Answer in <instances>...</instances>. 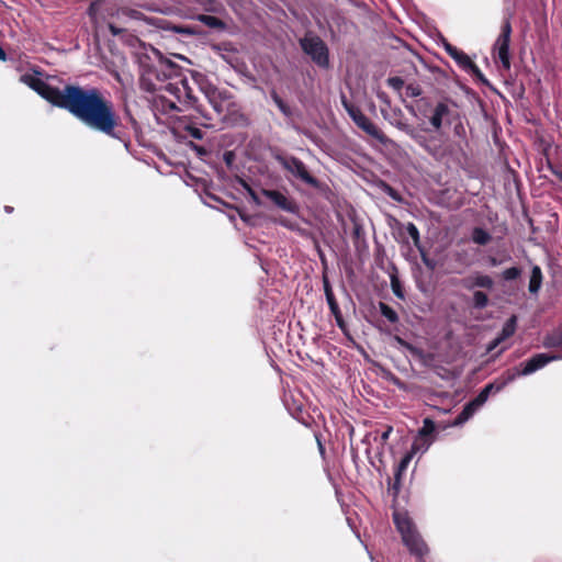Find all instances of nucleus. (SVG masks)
Masks as SVG:
<instances>
[{
    "instance_id": "nucleus-31",
    "label": "nucleus",
    "mask_w": 562,
    "mask_h": 562,
    "mask_svg": "<svg viewBox=\"0 0 562 562\" xmlns=\"http://www.w3.org/2000/svg\"><path fill=\"white\" fill-rule=\"evenodd\" d=\"M390 279H391V288H392L394 295L401 300H405L404 286L400 280V278L397 277V274L392 273L390 276Z\"/></svg>"
},
{
    "instance_id": "nucleus-11",
    "label": "nucleus",
    "mask_w": 562,
    "mask_h": 562,
    "mask_svg": "<svg viewBox=\"0 0 562 562\" xmlns=\"http://www.w3.org/2000/svg\"><path fill=\"white\" fill-rule=\"evenodd\" d=\"M186 80L187 79H178L173 82H168L164 90L171 97L172 99H168L166 95H161V100L164 102V108L166 110H173V111H182V97L186 93Z\"/></svg>"
},
{
    "instance_id": "nucleus-26",
    "label": "nucleus",
    "mask_w": 562,
    "mask_h": 562,
    "mask_svg": "<svg viewBox=\"0 0 562 562\" xmlns=\"http://www.w3.org/2000/svg\"><path fill=\"white\" fill-rule=\"evenodd\" d=\"M477 409L474 408L471 403H467L464 405V407L462 408V411L458 414V416L456 417V419L453 420L452 423V426H461L462 424H464L465 422H468L472 416L473 414L476 412Z\"/></svg>"
},
{
    "instance_id": "nucleus-6",
    "label": "nucleus",
    "mask_w": 562,
    "mask_h": 562,
    "mask_svg": "<svg viewBox=\"0 0 562 562\" xmlns=\"http://www.w3.org/2000/svg\"><path fill=\"white\" fill-rule=\"evenodd\" d=\"M136 60L142 70L140 87L146 91H156L158 88L153 81L156 78L157 66L160 61V52L151 45L142 44L135 52Z\"/></svg>"
},
{
    "instance_id": "nucleus-44",
    "label": "nucleus",
    "mask_w": 562,
    "mask_h": 562,
    "mask_svg": "<svg viewBox=\"0 0 562 562\" xmlns=\"http://www.w3.org/2000/svg\"><path fill=\"white\" fill-rule=\"evenodd\" d=\"M187 131L189 135L193 138L201 139L203 137V132L198 127L189 126Z\"/></svg>"
},
{
    "instance_id": "nucleus-57",
    "label": "nucleus",
    "mask_w": 562,
    "mask_h": 562,
    "mask_svg": "<svg viewBox=\"0 0 562 562\" xmlns=\"http://www.w3.org/2000/svg\"><path fill=\"white\" fill-rule=\"evenodd\" d=\"M514 180H515V184H516V187L518 188V187H519V178H518V177H515V178H514Z\"/></svg>"
},
{
    "instance_id": "nucleus-45",
    "label": "nucleus",
    "mask_w": 562,
    "mask_h": 562,
    "mask_svg": "<svg viewBox=\"0 0 562 562\" xmlns=\"http://www.w3.org/2000/svg\"><path fill=\"white\" fill-rule=\"evenodd\" d=\"M503 341L496 337L494 338L488 345H487V348H486V351L487 352H492L497 346H499Z\"/></svg>"
},
{
    "instance_id": "nucleus-58",
    "label": "nucleus",
    "mask_w": 562,
    "mask_h": 562,
    "mask_svg": "<svg viewBox=\"0 0 562 562\" xmlns=\"http://www.w3.org/2000/svg\"><path fill=\"white\" fill-rule=\"evenodd\" d=\"M130 121L133 125H136V121L133 117H130Z\"/></svg>"
},
{
    "instance_id": "nucleus-28",
    "label": "nucleus",
    "mask_w": 562,
    "mask_h": 562,
    "mask_svg": "<svg viewBox=\"0 0 562 562\" xmlns=\"http://www.w3.org/2000/svg\"><path fill=\"white\" fill-rule=\"evenodd\" d=\"M217 156L225 164L227 171L233 172L236 170L237 156L234 150H224L223 153H218Z\"/></svg>"
},
{
    "instance_id": "nucleus-8",
    "label": "nucleus",
    "mask_w": 562,
    "mask_h": 562,
    "mask_svg": "<svg viewBox=\"0 0 562 562\" xmlns=\"http://www.w3.org/2000/svg\"><path fill=\"white\" fill-rule=\"evenodd\" d=\"M379 100L384 104V106L381 108V114L384 117V120L389 121L391 124L396 126L397 128L404 131L408 135H411L413 138H417L418 134L416 133L415 128L405 122L404 113L400 108H392L391 106V100L389 95L383 92H378Z\"/></svg>"
},
{
    "instance_id": "nucleus-40",
    "label": "nucleus",
    "mask_w": 562,
    "mask_h": 562,
    "mask_svg": "<svg viewBox=\"0 0 562 562\" xmlns=\"http://www.w3.org/2000/svg\"><path fill=\"white\" fill-rule=\"evenodd\" d=\"M423 90L417 83H409L406 86V94L407 97L415 98L422 94Z\"/></svg>"
},
{
    "instance_id": "nucleus-24",
    "label": "nucleus",
    "mask_w": 562,
    "mask_h": 562,
    "mask_svg": "<svg viewBox=\"0 0 562 562\" xmlns=\"http://www.w3.org/2000/svg\"><path fill=\"white\" fill-rule=\"evenodd\" d=\"M516 327H517V317H516V315H512L504 324V326H503L501 333L497 335V337L502 341H505L506 339L510 338L515 334Z\"/></svg>"
},
{
    "instance_id": "nucleus-20",
    "label": "nucleus",
    "mask_w": 562,
    "mask_h": 562,
    "mask_svg": "<svg viewBox=\"0 0 562 562\" xmlns=\"http://www.w3.org/2000/svg\"><path fill=\"white\" fill-rule=\"evenodd\" d=\"M508 382H507V378L505 379V381L498 385H495V383H490L487 385H485L481 391L480 393L476 395L475 398H473L472 401H470L471 405L479 409L488 398L490 394L494 391V392H499L504 385H506Z\"/></svg>"
},
{
    "instance_id": "nucleus-42",
    "label": "nucleus",
    "mask_w": 562,
    "mask_h": 562,
    "mask_svg": "<svg viewBox=\"0 0 562 562\" xmlns=\"http://www.w3.org/2000/svg\"><path fill=\"white\" fill-rule=\"evenodd\" d=\"M381 186L383 188V190L395 201H401V196L400 194L397 193L396 190H394L392 187H390L389 184L384 183L383 181H381Z\"/></svg>"
},
{
    "instance_id": "nucleus-37",
    "label": "nucleus",
    "mask_w": 562,
    "mask_h": 562,
    "mask_svg": "<svg viewBox=\"0 0 562 562\" xmlns=\"http://www.w3.org/2000/svg\"><path fill=\"white\" fill-rule=\"evenodd\" d=\"M406 232H407L408 236L413 239L414 245L417 248H419L420 237H419V231L416 227V225L413 223H408L406 226Z\"/></svg>"
},
{
    "instance_id": "nucleus-9",
    "label": "nucleus",
    "mask_w": 562,
    "mask_h": 562,
    "mask_svg": "<svg viewBox=\"0 0 562 562\" xmlns=\"http://www.w3.org/2000/svg\"><path fill=\"white\" fill-rule=\"evenodd\" d=\"M342 103L349 116L359 128L382 144H386L389 142L383 132L369 117H367L358 106L350 104L345 100Z\"/></svg>"
},
{
    "instance_id": "nucleus-15",
    "label": "nucleus",
    "mask_w": 562,
    "mask_h": 562,
    "mask_svg": "<svg viewBox=\"0 0 562 562\" xmlns=\"http://www.w3.org/2000/svg\"><path fill=\"white\" fill-rule=\"evenodd\" d=\"M323 285H324V292H325V296H326V301L329 306V310H330L331 314L334 315L338 327L344 329L345 321H344L340 307L338 305V302L333 292L330 282L326 276L323 277Z\"/></svg>"
},
{
    "instance_id": "nucleus-1",
    "label": "nucleus",
    "mask_w": 562,
    "mask_h": 562,
    "mask_svg": "<svg viewBox=\"0 0 562 562\" xmlns=\"http://www.w3.org/2000/svg\"><path fill=\"white\" fill-rule=\"evenodd\" d=\"M36 92L52 104L67 110L90 130L124 142L115 106L98 88L67 85L59 90L43 80Z\"/></svg>"
},
{
    "instance_id": "nucleus-12",
    "label": "nucleus",
    "mask_w": 562,
    "mask_h": 562,
    "mask_svg": "<svg viewBox=\"0 0 562 562\" xmlns=\"http://www.w3.org/2000/svg\"><path fill=\"white\" fill-rule=\"evenodd\" d=\"M445 49L449 54V56L453 58L463 70L476 77L480 81L484 83L487 82L480 68L471 60V58L464 52L451 45L450 43H445Z\"/></svg>"
},
{
    "instance_id": "nucleus-27",
    "label": "nucleus",
    "mask_w": 562,
    "mask_h": 562,
    "mask_svg": "<svg viewBox=\"0 0 562 562\" xmlns=\"http://www.w3.org/2000/svg\"><path fill=\"white\" fill-rule=\"evenodd\" d=\"M546 348H562V327L547 335L543 340Z\"/></svg>"
},
{
    "instance_id": "nucleus-41",
    "label": "nucleus",
    "mask_w": 562,
    "mask_h": 562,
    "mask_svg": "<svg viewBox=\"0 0 562 562\" xmlns=\"http://www.w3.org/2000/svg\"><path fill=\"white\" fill-rule=\"evenodd\" d=\"M387 85L395 91H401L404 87V80L400 77H390L386 80Z\"/></svg>"
},
{
    "instance_id": "nucleus-30",
    "label": "nucleus",
    "mask_w": 562,
    "mask_h": 562,
    "mask_svg": "<svg viewBox=\"0 0 562 562\" xmlns=\"http://www.w3.org/2000/svg\"><path fill=\"white\" fill-rule=\"evenodd\" d=\"M168 30L172 31L173 33L183 35V36H192V35H199L201 34V31L196 27L189 26V25H170L167 27Z\"/></svg>"
},
{
    "instance_id": "nucleus-54",
    "label": "nucleus",
    "mask_w": 562,
    "mask_h": 562,
    "mask_svg": "<svg viewBox=\"0 0 562 562\" xmlns=\"http://www.w3.org/2000/svg\"><path fill=\"white\" fill-rule=\"evenodd\" d=\"M316 439H317V443H318L321 452H324V447H323V445H322V442H321V440H319V438L317 436H316Z\"/></svg>"
},
{
    "instance_id": "nucleus-23",
    "label": "nucleus",
    "mask_w": 562,
    "mask_h": 562,
    "mask_svg": "<svg viewBox=\"0 0 562 562\" xmlns=\"http://www.w3.org/2000/svg\"><path fill=\"white\" fill-rule=\"evenodd\" d=\"M543 280L542 271L539 266H533L531 269L528 290L531 294H537L541 288Z\"/></svg>"
},
{
    "instance_id": "nucleus-32",
    "label": "nucleus",
    "mask_w": 562,
    "mask_h": 562,
    "mask_svg": "<svg viewBox=\"0 0 562 562\" xmlns=\"http://www.w3.org/2000/svg\"><path fill=\"white\" fill-rule=\"evenodd\" d=\"M196 19L211 29H223L224 27V23L218 18L213 16V15L200 14V15H198Z\"/></svg>"
},
{
    "instance_id": "nucleus-55",
    "label": "nucleus",
    "mask_w": 562,
    "mask_h": 562,
    "mask_svg": "<svg viewBox=\"0 0 562 562\" xmlns=\"http://www.w3.org/2000/svg\"><path fill=\"white\" fill-rule=\"evenodd\" d=\"M4 211H5L7 213H12V212H13V207H12V206H9V205H5V206H4Z\"/></svg>"
},
{
    "instance_id": "nucleus-46",
    "label": "nucleus",
    "mask_w": 562,
    "mask_h": 562,
    "mask_svg": "<svg viewBox=\"0 0 562 562\" xmlns=\"http://www.w3.org/2000/svg\"><path fill=\"white\" fill-rule=\"evenodd\" d=\"M391 488H392L394 495H397V493L400 492L401 481H397L395 476H394V482H393Z\"/></svg>"
},
{
    "instance_id": "nucleus-2",
    "label": "nucleus",
    "mask_w": 562,
    "mask_h": 562,
    "mask_svg": "<svg viewBox=\"0 0 562 562\" xmlns=\"http://www.w3.org/2000/svg\"><path fill=\"white\" fill-rule=\"evenodd\" d=\"M36 92L52 104L67 110L90 130L124 142L115 106L98 88L67 85L59 90L43 80Z\"/></svg>"
},
{
    "instance_id": "nucleus-47",
    "label": "nucleus",
    "mask_w": 562,
    "mask_h": 562,
    "mask_svg": "<svg viewBox=\"0 0 562 562\" xmlns=\"http://www.w3.org/2000/svg\"><path fill=\"white\" fill-rule=\"evenodd\" d=\"M488 263L492 267H497V266L503 263V260H498L496 257H490L488 258Z\"/></svg>"
},
{
    "instance_id": "nucleus-48",
    "label": "nucleus",
    "mask_w": 562,
    "mask_h": 562,
    "mask_svg": "<svg viewBox=\"0 0 562 562\" xmlns=\"http://www.w3.org/2000/svg\"><path fill=\"white\" fill-rule=\"evenodd\" d=\"M210 101L214 108V110L217 112V113H222V106L220 103L215 102L213 98L210 97Z\"/></svg>"
},
{
    "instance_id": "nucleus-14",
    "label": "nucleus",
    "mask_w": 562,
    "mask_h": 562,
    "mask_svg": "<svg viewBox=\"0 0 562 562\" xmlns=\"http://www.w3.org/2000/svg\"><path fill=\"white\" fill-rule=\"evenodd\" d=\"M262 194L267 196L276 206L289 213L296 214L299 206L295 201L277 190H262Z\"/></svg>"
},
{
    "instance_id": "nucleus-50",
    "label": "nucleus",
    "mask_w": 562,
    "mask_h": 562,
    "mask_svg": "<svg viewBox=\"0 0 562 562\" xmlns=\"http://www.w3.org/2000/svg\"><path fill=\"white\" fill-rule=\"evenodd\" d=\"M279 223H280L281 225L285 226V227H290V228H292V227H293L292 223H291V222H289L288 220L283 218V217H281V218L279 220Z\"/></svg>"
},
{
    "instance_id": "nucleus-22",
    "label": "nucleus",
    "mask_w": 562,
    "mask_h": 562,
    "mask_svg": "<svg viewBox=\"0 0 562 562\" xmlns=\"http://www.w3.org/2000/svg\"><path fill=\"white\" fill-rule=\"evenodd\" d=\"M186 184L187 186H191V187H194L196 191H199L200 189L209 196L211 198L212 200L214 201H217L218 199L211 192V187L209 186V183L206 182V179L205 178H195V177H192V178H188V180H186Z\"/></svg>"
},
{
    "instance_id": "nucleus-7",
    "label": "nucleus",
    "mask_w": 562,
    "mask_h": 562,
    "mask_svg": "<svg viewBox=\"0 0 562 562\" xmlns=\"http://www.w3.org/2000/svg\"><path fill=\"white\" fill-rule=\"evenodd\" d=\"M300 45L302 50L308 55L317 66L323 68L328 67V48L321 37L313 34H306L300 40Z\"/></svg>"
},
{
    "instance_id": "nucleus-13",
    "label": "nucleus",
    "mask_w": 562,
    "mask_h": 562,
    "mask_svg": "<svg viewBox=\"0 0 562 562\" xmlns=\"http://www.w3.org/2000/svg\"><path fill=\"white\" fill-rule=\"evenodd\" d=\"M560 359L558 356H550L547 353H537L525 362L524 368L519 372L507 371V382H513L518 375H529L553 360Z\"/></svg>"
},
{
    "instance_id": "nucleus-33",
    "label": "nucleus",
    "mask_w": 562,
    "mask_h": 562,
    "mask_svg": "<svg viewBox=\"0 0 562 562\" xmlns=\"http://www.w3.org/2000/svg\"><path fill=\"white\" fill-rule=\"evenodd\" d=\"M379 310L380 313L392 324L398 322V315L397 313L386 303L380 302L379 303Z\"/></svg>"
},
{
    "instance_id": "nucleus-56",
    "label": "nucleus",
    "mask_w": 562,
    "mask_h": 562,
    "mask_svg": "<svg viewBox=\"0 0 562 562\" xmlns=\"http://www.w3.org/2000/svg\"><path fill=\"white\" fill-rule=\"evenodd\" d=\"M417 450V443L416 441L413 443V447H412V453L415 452Z\"/></svg>"
},
{
    "instance_id": "nucleus-21",
    "label": "nucleus",
    "mask_w": 562,
    "mask_h": 562,
    "mask_svg": "<svg viewBox=\"0 0 562 562\" xmlns=\"http://www.w3.org/2000/svg\"><path fill=\"white\" fill-rule=\"evenodd\" d=\"M436 425L429 417L423 420V427L418 430V438L423 440L427 446L432 441V435L435 434Z\"/></svg>"
},
{
    "instance_id": "nucleus-18",
    "label": "nucleus",
    "mask_w": 562,
    "mask_h": 562,
    "mask_svg": "<svg viewBox=\"0 0 562 562\" xmlns=\"http://www.w3.org/2000/svg\"><path fill=\"white\" fill-rule=\"evenodd\" d=\"M449 114L450 108L448 103L438 102L432 111V114L429 116V123L434 130L439 131L443 122L448 119Z\"/></svg>"
},
{
    "instance_id": "nucleus-59",
    "label": "nucleus",
    "mask_w": 562,
    "mask_h": 562,
    "mask_svg": "<svg viewBox=\"0 0 562 562\" xmlns=\"http://www.w3.org/2000/svg\"><path fill=\"white\" fill-rule=\"evenodd\" d=\"M406 108H407L411 112H414V109H413L412 106L406 105Z\"/></svg>"
},
{
    "instance_id": "nucleus-3",
    "label": "nucleus",
    "mask_w": 562,
    "mask_h": 562,
    "mask_svg": "<svg viewBox=\"0 0 562 562\" xmlns=\"http://www.w3.org/2000/svg\"><path fill=\"white\" fill-rule=\"evenodd\" d=\"M36 92L52 104L67 110L90 130L124 142L115 106L98 88L67 85L59 90L43 80Z\"/></svg>"
},
{
    "instance_id": "nucleus-17",
    "label": "nucleus",
    "mask_w": 562,
    "mask_h": 562,
    "mask_svg": "<svg viewBox=\"0 0 562 562\" xmlns=\"http://www.w3.org/2000/svg\"><path fill=\"white\" fill-rule=\"evenodd\" d=\"M178 70L179 67L172 60L166 58L160 53V61L158 63L157 66L156 79L158 81H165L166 79L177 75Z\"/></svg>"
},
{
    "instance_id": "nucleus-16",
    "label": "nucleus",
    "mask_w": 562,
    "mask_h": 562,
    "mask_svg": "<svg viewBox=\"0 0 562 562\" xmlns=\"http://www.w3.org/2000/svg\"><path fill=\"white\" fill-rule=\"evenodd\" d=\"M305 187L313 190V192L329 202H333L335 194L330 187L321 178H299Z\"/></svg>"
},
{
    "instance_id": "nucleus-60",
    "label": "nucleus",
    "mask_w": 562,
    "mask_h": 562,
    "mask_svg": "<svg viewBox=\"0 0 562 562\" xmlns=\"http://www.w3.org/2000/svg\"><path fill=\"white\" fill-rule=\"evenodd\" d=\"M504 350H505V348L499 349V351L497 352V356L501 355Z\"/></svg>"
},
{
    "instance_id": "nucleus-19",
    "label": "nucleus",
    "mask_w": 562,
    "mask_h": 562,
    "mask_svg": "<svg viewBox=\"0 0 562 562\" xmlns=\"http://www.w3.org/2000/svg\"><path fill=\"white\" fill-rule=\"evenodd\" d=\"M278 162L292 176H308L304 165L293 157H278Z\"/></svg>"
},
{
    "instance_id": "nucleus-38",
    "label": "nucleus",
    "mask_w": 562,
    "mask_h": 562,
    "mask_svg": "<svg viewBox=\"0 0 562 562\" xmlns=\"http://www.w3.org/2000/svg\"><path fill=\"white\" fill-rule=\"evenodd\" d=\"M182 100V105H193L196 101L188 80H186V93L183 94Z\"/></svg>"
},
{
    "instance_id": "nucleus-25",
    "label": "nucleus",
    "mask_w": 562,
    "mask_h": 562,
    "mask_svg": "<svg viewBox=\"0 0 562 562\" xmlns=\"http://www.w3.org/2000/svg\"><path fill=\"white\" fill-rule=\"evenodd\" d=\"M41 71L34 70V72H26L20 77V81L30 87L32 90L36 91L41 82L43 81L40 76Z\"/></svg>"
},
{
    "instance_id": "nucleus-5",
    "label": "nucleus",
    "mask_w": 562,
    "mask_h": 562,
    "mask_svg": "<svg viewBox=\"0 0 562 562\" xmlns=\"http://www.w3.org/2000/svg\"><path fill=\"white\" fill-rule=\"evenodd\" d=\"M458 284L462 289L472 292L470 300L472 308L484 310L490 305V297L486 291H492L495 285L491 276L474 271L460 279Z\"/></svg>"
},
{
    "instance_id": "nucleus-52",
    "label": "nucleus",
    "mask_w": 562,
    "mask_h": 562,
    "mask_svg": "<svg viewBox=\"0 0 562 562\" xmlns=\"http://www.w3.org/2000/svg\"><path fill=\"white\" fill-rule=\"evenodd\" d=\"M7 59V54L0 47V60H5Z\"/></svg>"
},
{
    "instance_id": "nucleus-36",
    "label": "nucleus",
    "mask_w": 562,
    "mask_h": 562,
    "mask_svg": "<svg viewBox=\"0 0 562 562\" xmlns=\"http://www.w3.org/2000/svg\"><path fill=\"white\" fill-rule=\"evenodd\" d=\"M521 269L518 268V267H510L508 269H505L503 272H502V278L505 280V281H513V280H516L518 279L520 276H521Z\"/></svg>"
},
{
    "instance_id": "nucleus-53",
    "label": "nucleus",
    "mask_w": 562,
    "mask_h": 562,
    "mask_svg": "<svg viewBox=\"0 0 562 562\" xmlns=\"http://www.w3.org/2000/svg\"><path fill=\"white\" fill-rule=\"evenodd\" d=\"M110 30H111L112 34H114V35L119 34V30L115 26L110 25Z\"/></svg>"
},
{
    "instance_id": "nucleus-39",
    "label": "nucleus",
    "mask_w": 562,
    "mask_h": 562,
    "mask_svg": "<svg viewBox=\"0 0 562 562\" xmlns=\"http://www.w3.org/2000/svg\"><path fill=\"white\" fill-rule=\"evenodd\" d=\"M364 236V231L361 224L355 222L352 227V239L357 244Z\"/></svg>"
},
{
    "instance_id": "nucleus-51",
    "label": "nucleus",
    "mask_w": 562,
    "mask_h": 562,
    "mask_svg": "<svg viewBox=\"0 0 562 562\" xmlns=\"http://www.w3.org/2000/svg\"><path fill=\"white\" fill-rule=\"evenodd\" d=\"M194 149L198 151L199 155L203 156L206 155V150L201 146H194Z\"/></svg>"
},
{
    "instance_id": "nucleus-49",
    "label": "nucleus",
    "mask_w": 562,
    "mask_h": 562,
    "mask_svg": "<svg viewBox=\"0 0 562 562\" xmlns=\"http://www.w3.org/2000/svg\"><path fill=\"white\" fill-rule=\"evenodd\" d=\"M392 431V427H389L382 435H381V439L382 441H386L389 439V436Z\"/></svg>"
},
{
    "instance_id": "nucleus-29",
    "label": "nucleus",
    "mask_w": 562,
    "mask_h": 562,
    "mask_svg": "<svg viewBox=\"0 0 562 562\" xmlns=\"http://www.w3.org/2000/svg\"><path fill=\"white\" fill-rule=\"evenodd\" d=\"M492 239L491 234L481 227H475L472 232V240L481 246L487 245Z\"/></svg>"
},
{
    "instance_id": "nucleus-43",
    "label": "nucleus",
    "mask_w": 562,
    "mask_h": 562,
    "mask_svg": "<svg viewBox=\"0 0 562 562\" xmlns=\"http://www.w3.org/2000/svg\"><path fill=\"white\" fill-rule=\"evenodd\" d=\"M236 180H238V182L240 184H243L247 190H248V194L255 200L258 202V196L256 194V192L249 187V184L245 181L244 178L241 177H238V178H235Z\"/></svg>"
},
{
    "instance_id": "nucleus-35",
    "label": "nucleus",
    "mask_w": 562,
    "mask_h": 562,
    "mask_svg": "<svg viewBox=\"0 0 562 562\" xmlns=\"http://www.w3.org/2000/svg\"><path fill=\"white\" fill-rule=\"evenodd\" d=\"M271 99L273 100L278 109L282 112V114H284L285 116L292 115L291 108L279 97V94L276 91L271 92Z\"/></svg>"
},
{
    "instance_id": "nucleus-4",
    "label": "nucleus",
    "mask_w": 562,
    "mask_h": 562,
    "mask_svg": "<svg viewBox=\"0 0 562 562\" xmlns=\"http://www.w3.org/2000/svg\"><path fill=\"white\" fill-rule=\"evenodd\" d=\"M393 521L409 553L422 561L429 550L411 517L407 513L394 512Z\"/></svg>"
},
{
    "instance_id": "nucleus-10",
    "label": "nucleus",
    "mask_w": 562,
    "mask_h": 562,
    "mask_svg": "<svg viewBox=\"0 0 562 562\" xmlns=\"http://www.w3.org/2000/svg\"><path fill=\"white\" fill-rule=\"evenodd\" d=\"M512 25L509 20L504 21L502 25V32L498 35L495 44L494 52L499 59L502 67L505 70L510 69V57H509V43H510Z\"/></svg>"
},
{
    "instance_id": "nucleus-34",
    "label": "nucleus",
    "mask_w": 562,
    "mask_h": 562,
    "mask_svg": "<svg viewBox=\"0 0 562 562\" xmlns=\"http://www.w3.org/2000/svg\"><path fill=\"white\" fill-rule=\"evenodd\" d=\"M411 460L412 453H406L396 465L394 476L396 477L397 481H401V477L403 473L406 471Z\"/></svg>"
}]
</instances>
